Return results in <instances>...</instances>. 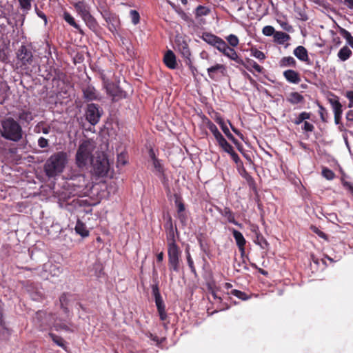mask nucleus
<instances>
[{
  "mask_svg": "<svg viewBox=\"0 0 353 353\" xmlns=\"http://www.w3.org/2000/svg\"><path fill=\"white\" fill-rule=\"evenodd\" d=\"M44 122L41 121L38 123L34 128V132L40 133L43 132V134H48L50 132L51 128L50 125L43 126Z\"/></svg>",
  "mask_w": 353,
  "mask_h": 353,
  "instance_id": "obj_43",
  "label": "nucleus"
},
{
  "mask_svg": "<svg viewBox=\"0 0 353 353\" xmlns=\"http://www.w3.org/2000/svg\"><path fill=\"white\" fill-rule=\"evenodd\" d=\"M185 253H186L187 263L190 269V271L193 274L196 275V268H195V266L194 264L193 259H192L191 254L188 249L185 250Z\"/></svg>",
  "mask_w": 353,
  "mask_h": 353,
  "instance_id": "obj_49",
  "label": "nucleus"
},
{
  "mask_svg": "<svg viewBox=\"0 0 353 353\" xmlns=\"http://www.w3.org/2000/svg\"><path fill=\"white\" fill-rule=\"evenodd\" d=\"M293 53L300 61L306 62L307 64L310 63L307 50L305 47L299 46L294 50Z\"/></svg>",
  "mask_w": 353,
  "mask_h": 353,
  "instance_id": "obj_23",
  "label": "nucleus"
},
{
  "mask_svg": "<svg viewBox=\"0 0 353 353\" xmlns=\"http://www.w3.org/2000/svg\"><path fill=\"white\" fill-rule=\"evenodd\" d=\"M290 39V36L283 32L276 31L274 35V41L279 44H283Z\"/></svg>",
  "mask_w": 353,
  "mask_h": 353,
  "instance_id": "obj_34",
  "label": "nucleus"
},
{
  "mask_svg": "<svg viewBox=\"0 0 353 353\" xmlns=\"http://www.w3.org/2000/svg\"><path fill=\"white\" fill-rule=\"evenodd\" d=\"M205 123L206 125V127L210 130V131L214 135L216 141H218L219 139H221L223 135L218 130L216 125L212 122L209 119L205 118Z\"/></svg>",
  "mask_w": 353,
  "mask_h": 353,
  "instance_id": "obj_28",
  "label": "nucleus"
},
{
  "mask_svg": "<svg viewBox=\"0 0 353 353\" xmlns=\"http://www.w3.org/2000/svg\"><path fill=\"white\" fill-rule=\"evenodd\" d=\"M225 70V66L221 63H216L207 69L208 76L212 80H216L217 74L220 73L221 75H223Z\"/></svg>",
  "mask_w": 353,
  "mask_h": 353,
  "instance_id": "obj_21",
  "label": "nucleus"
},
{
  "mask_svg": "<svg viewBox=\"0 0 353 353\" xmlns=\"http://www.w3.org/2000/svg\"><path fill=\"white\" fill-rule=\"evenodd\" d=\"M1 127V135L4 139L14 142H18L22 139V128L13 118L9 117L2 121Z\"/></svg>",
  "mask_w": 353,
  "mask_h": 353,
  "instance_id": "obj_2",
  "label": "nucleus"
},
{
  "mask_svg": "<svg viewBox=\"0 0 353 353\" xmlns=\"http://www.w3.org/2000/svg\"><path fill=\"white\" fill-rule=\"evenodd\" d=\"M68 161L65 152H57L51 155L44 165V171L48 177H54L61 173Z\"/></svg>",
  "mask_w": 353,
  "mask_h": 353,
  "instance_id": "obj_1",
  "label": "nucleus"
},
{
  "mask_svg": "<svg viewBox=\"0 0 353 353\" xmlns=\"http://www.w3.org/2000/svg\"><path fill=\"white\" fill-rule=\"evenodd\" d=\"M175 43V50L185 59V64L188 65L191 70H193L194 67L192 66V60L190 59L191 52L186 41L182 37H179L176 39Z\"/></svg>",
  "mask_w": 353,
  "mask_h": 353,
  "instance_id": "obj_7",
  "label": "nucleus"
},
{
  "mask_svg": "<svg viewBox=\"0 0 353 353\" xmlns=\"http://www.w3.org/2000/svg\"><path fill=\"white\" fill-rule=\"evenodd\" d=\"M105 88L107 93L112 97L114 101L127 97V93L113 82H108Z\"/></svg>",
  "mask_w": 353,
  "mask_h": 353,
  "instance_id": "obj_12",
  "label": "nucleus"
},
{
  "mask_svg": "<svg viewBox=\"0 0 353 353\" xmlns=\"http://www.w3.org/2000/svg\"><path fill=\"white\" fill-rule=\"evenodd\" d=\"M251 55L260 61H263L265 59V54L262 51L259 50L256 48L251 49Z\"/></svg>",
  "mask_w": 353,
  "mask_h": 353,
  "instance_id": "obj_53",
  "label": "nucleus"
},
{
  "mask_svg": "<svg viewBox=\"0 0 353 353\" xmlns=\"http://www.w3.org/2000/svg\"><path fill=\"white\" fill-rule=\"evenodd\" d=\"M88 28L94 32H97L99 30V24L94 17L90 14L83 19Z\"/></svg>",
  "mask_w": 353,
  "mask_h": 353,
  "instance_id": "obj_27",
  "label": "nucleus"
},
{
  "mask_svg": "<svg viewBox=\"0 0 353 353\" xmlns=\"http://www.w3.org/2000/svg\"><path fill=\"white\" fill-rule=\"evenodd\" d=\"M220 52H221L224 56L228 57V54H230V52L232 49V47L229 46L226 42L223 39L221 43L217 46L216 48Z\"/></svg>",
  "mask_w": 353,
  "mask_h": 353,
  "instance_id": "obj_42",
  "label": "nucleus"
},
{
  "mask_svg": "<svg viewBox=\"0 0 353 353\" xmlns=\"http://www.w3.org/2000/svg\"><path fill=\"white\" fill-rule=\"evenodd\" d=\"M230 230L232 231L233 237L235 239L236 245L239 248L241 255L243 256L245 253V246L246 244V240L241 232H239L234 228L230 229Z\"/></svg>",
  "mask_w": 353,
  "mask_h": 353,
  "instance_id": "obj_14",
  "label": "nucleus"
},
{
  "mask_svg": "<svg viewBox=\"0 0 353 353\" xmlns=\"http://www.w3.org/2000/svg\"><path fill=\"white\" fill-rule=\"evenodd\" d=\"M88 181L83 174L72 175L70 179L69 185L74 188V190L81 192L87 188Z\"/></svg>",
  "mask_w": 353,
  "mask_h": 353,
  "instance_id": "obj_13",
  "label": "nucleus"
},
{
  "mask_svg": "<svg viewBox=\"0 0 353 353\" xmlns=\"http://www.w3.org/2000/svg\"><path fill=\"white\" fill-rule=\"evenodd\" d=\"M18 63L26 72H32V67H37L35 59L32 54V48L30 45H21L17 52Z\"/></svg>",
  "mask_w": 353,
  "mask_h": 353,
  "instance_id": "obj_4",
  "label": "nucleus"
},
{
  "mask_svg": "<svg viewBox=\"0 0 353 353\" xmlns=\"http://www.w3.org/2000/svg\"><path fill=\"white\" fill-rule=\"evenodd\" d=\"M73 6L82 19L91 14L90 7L85 1H79Z\"/></svg>",
  "mask_w": 353,
  "mask_h": 353,
  "instance_id": "obj_15",
  "label": "nucleus"
},
{
  "mask_svg": "<svg viewBox=\"0 0 353 353\" xmlns=\"http://www.w3.org/2000/svg\"><path fill=\"white\" fill-rule=\"evenodd\" d=\"M93 150L94 146L90 140H84L79 145L75 155V163L79 168L86 167L92 159Z\"/></svg>",
  "mask_w": 353,
  "mask_h": 353,
  "instance_id": "obj_5",
  "label": "nucleus"
},
{
  "mask_svg": "<svg viewBox=\"0 0 353 353\" xmlns=\"http://www.w3.org/2000/svg\"><path fill=\"white\" fill-rule=\"evenodd\" d=\"M130 16L131 17L132 23L134 25H137L140 21V15L139 13L134 10H131L130 12Z\"/></svg>",
  "mask_w": 353,
  "mask_h": 353,
  "instance_id": "obj_56",
  "label": "nucleus"
},
{
  "mask_svg": "<svg viewBox=\"0 0 353 353\" xmlns=\"http://www.w3.org/2000/svg\"><path fill=\"white\" fill-rule=\"evenodd\" d=\"M231 156V158L236 164L237 167H243V161L241 160L239 155L233 150L231 153L229 154Z\"/></svg>",
  "mask_w": 353,
  "mask_h": 353,
  "instance_id": "obj_57",
  "label": "nucleus"
},
{
  "mask_svg": "<svg viewBox=\"0 0 353 353\" xmlns=\"http://www.w3.org/2000/svg\"><path fill=\"white\" fill-rule=\"evenodd\" d=\"M20 8L26 13L32 8V2L33 0H18Z\"/></svg>",
  "mask_w": 353,
  "mask_h": 353,
  "instance_id": "obj_44",
  "label": "nucleus"
},
{
  "mask_svg": "<svg viewBox=\"0 0 353 353\" xmlns=\"http://www.w3.org/2000/svg\"><path fill=\"white\" fill-rule=\"evenodd\" d=\"M54 327L57 331L63 330L70 332H74V330L71 329L70 326L64 322H58L55 321Z\"/></svg>",
  "mask_w": 353,
  "mask_h": 353,
  "instance_id": "obj_46",
  "label": "nucleus"
},
{
  "mask_svg": "<svg viewBox=\"0 0 353 353\" xmlns=\"http://www.w3.org/2000/svg\"><path fill=\"white\" fill-rule=\"evenodd\" d=\"M94 173L98 176H105L110 168L108 160L105 157H98L92 162Z\"/></svg>",
  "mask_w": 353,
  "mask_h": 353,
  "instance_id": "obj_10",
  "label": "nucleus"
},
{
  "mask_svg": "<svg viewBox=\"0 0 353 353\" xmlns=\"http://www.w3.org/2000/svg\"><path fill=\"white\" fill-rule=\"evenodd\" d=\"M62 18L68 23L70 26L76 29L79 34L84 35V32L81 28L80 26L76 22L74 18L68 12L64 11L62 15Z\"/></svg>",
  "mask_w": 353,
  "mask_h": 353,
  "instance_id": "obj_24",
  "label": "nucleus"
},
{
  "mask_svg": "<svg viewBox=\"0 0 353 353\" xmlns=\"http://www.w3.org/2000/svg\"><path fill=\"white\" fill-rule=\"evenodd\" d=\"M10 87L6 82L0 81V104H3L8 98Z\"/></svg>",
  "mask_w": 353,
  "mask_h": 353,
  "instance_id": "obj_31",
  "label": "nucleus"
},
{
  "mask_svg": "<svg viewBox=\"0 0 353 353\" xmlns=\"http://www.w3.org/2000/svg\"><path fill=\"white\" fill-rule=\"evenodd\" d=\"M34 270L39 277L44 280L59 277L63 272L61 265L51 261L45 263L41 268H35Z\"/></svg>",
  "mask_w": 353,
  "mask_h": 353,
  "instance_id": "obj_6",
  "label": "nucleus"
},
{
  "mask_svg": "<svg viewBox=\"0 0 353 353\" xmlns=\"http://www.w3.org/2000/svg\"><path fill=\"white\" fill-rule=\"evenodd\" d=\"M311 230H312L313 232H314L316 234H317L319 237H321L326 241L328 240L327 235L325 233H324L323 231L319 230L317 227L312 226Z\"/></svg>",
  "mask_w": 353,
  "mask_h": 353,
  "instance_id": "obj_59",
  "label": "nucleus"
},
{
  "mask_svg": "<svg viewBox=\"0 0 353 353\" xmlns=\"http://www.w3.org/2000/svg\"><path fill=\"white\" fill-rule=\"evenodd\" d=\"M152 294L155 299V303L159 315V318L161 321H165L167 319L168 315L165 311V305L164 301L159 292L158 284L152 285Z\"/></svg>",
  "mask_w": 353,
  "mask_h": 353,
  "instance_id": "obj_8",
  "label": "nucleus"
},
{
  "mask_svg": "<svg viewBox=\"0 0 353 353\" xmlns=\"http://www.w3.org/2000/svg\"><path fill=\"white\" fill-rule=\"evenodd\" d=\"M75 231L77 234H80L82 237H85L89 235V231L87 229L85 224L78 219L75 226Z\"/></svg>",
  "mask_w": 353,
  "mask_h": 353,
  "instance_id": "obj_32",
  "label": "nucleus"
},
{
  "mask_svg": "<svg viewBox=\"0 0 353 353\" xmlns=\"http://www.w3.org/2000/svg\"><path fill=\"white\" fill-rule=\"evenodd\" d=\"M59 302H60V307L63 310V312L64 314H66L67 316H69L70 314V310L68 307V294L67 293H63L60 297H59Z\"/></svg>",
  "mask_w": 353,
  "mask_h": 353,
  "instance_id": "obj_33",
  "label": "nucleus"
},
{
  "mask_svg": "<svg viewBox=\"0 0 353 353\" xmlns=\"http://www.w3.org/2000/svg\"><path fill=\"white\" fill-rule=\"evenodd\" d=\"M174 202L177 208V213L185 212V204L183 203L181 198L176 197Z\"/></svg>",
  "mask_w": 353,
  "mask_h": 353,
  "instance_id": "obj_54",
  "label": "nucleus"
},
{
  "mask_svg": "<svg viewBox=\"0 0 353 353\" xmlns=\"http://www.w3.org/2000/svg\"><path fill=\"white\" fill-rule=\"evenodd\" d=\"M279 65L281 68L296 67V61L292 57H284L279 61Z\"/></svg>",
  "mask_w": 353,
  "mask_h": 353,
  "instance_id": "obj_30",
  "label": "nucleus"
},
{
  "mask_svg": "<svg viewBox=\"0 0 353 353\" xmlns=\"http://www.w3.org/2000/svg\"><path fill=\"white\" fill-rule=\"evenodd\" d=\"M318 106L319 108V114L320 115L321 120L324 123L327 122L329 115L327 110L320 103H318Z\"/></svg>",
  "mask_w": 353,
  "mask_h": 353,
  "instance_id": "obj_50",
  "label": "nucleus"
},
{
  "mask_svg": "<svg viewBox=\"0 0 353 353\" xmlns=\"http://www.w3.org/2000/svg\"><path fill=\"white\" fill-rule=\"evenodd\" d=\"M177 218L180 221L181 223L185 226L187 224L188 214L185 212L177 213Z\"/></svg>",
  "mask_w": 353,
  "mask_h": 353,
  "instance_id": "obj_61",
  "label": "nucleus"
},
{
  "mask_svg": "<svg viewBox=\"0 0 353 353\" xmlns=\"http://www.w3.org/2000/svg\"><path fill=\"white\" fill-rule=\"evenodd\" d=\"M302 130L304 131V132H312L314 131V126L313 124L309 123L308 121H307L306 120L304 121L303 123V125L302 127Z\"/></svg>",
  "mask_w": 353,
  "mask_h": 353,
  "instance_id": "obj_60",
  "label": "nucleus"
},
{
  "mask_svg": "<svg viewBox=\"0 0 353 353\" xmlns=\"http://www.w3.org/2000/svg\"><path fill=\"white\" fill-rule=\"evenodd\" d=\"M283 74L286 81L290 83L299 84L301 81L300 74L294 70H286Z\"/></svg>",
  "mask_w": 353,
  "mask_h": 353,
  "instance_id": "obj_22",
  "label": "nucleus"
},
{
  "mask_svg": "<svg viewBox=\"0 0 353 353\" xmlns=\"http://www.w3.org/2000/svg\"><path fill=\"white\" fill-rule=\"evenodd\" d=\"M219 146L225 152L228 154L231 153L234 149L233 147L227 141L223 136L216 141Z\"/></svg>",
  "mask_w": 353,
  "mask_h": 353,
  "instance_id": "obj_36",
  "label": "nucleus"
},
{
  "mask_svg": "<svg viewBox=\"0 0 353 353\" xmlns=\"http://www.w3.org/2000/svg\"><path fill=\"white\" fill-rule=\"evenodd\" d=\"M322 175L327 180H332L335 176L334 172L327 168H324L322 170Z\"/></svg>",
  "mask_w": 353,
  "mask_h": 353,
  "instance_id": "obj_55",
  "label": "nucleus"
},
{
  "mask_svg": "<svg viewBox=\"0 0 353 353\" xmlns=\"http://www.w3.org/2000/svg\"><path fill=\"white\" fill-rule=\"evenodd\" d=\"M352 54V50L347 46H343L338 52V57L342 61L347 60Z\"/></svg>",
  "mask_w": 353,
  "mask_h": 353,
  "instance_id": "obj_35",
  "label": "nucleus"
},
{
  "mask_svg": "<svg viewBox=\"0 0 353 353\" xmlns=\"http://www.w3.org/2000/svg\"><path fill=\"white\" fill-rule=\"evenodd\" d=\"M254 242L256 245H259L261 247V249L268 250V248H269L268 242L264 238V236H263V234L261 233V234H257V236H255Z\"/></svg>",
  "mask_w": 353,
  "mask_h": 353,
  "instance_id": "obj_38",
  "label": "nucleus"
},
{
  "mask_svg": "<svg viewBox=\"0 0 353 353\" xmlns=\"http://www.w3.org/2000/svg\"><path fill=\"white\" fill-rule=\"evenodd\" d=\"M227 57L235 61L238 64H243V60L239 56V54L233 48L230 52V54H228Z\"/></svg>",
  "mask_w": 353,
  "mask_h": 353,
  "instance_id": "obj_45",
  "label": "nucleus"
},
{
  "mask_svg": "<svg viewBox=\"0 0 353 353\" xmlns=\"http://www.w3.org/2000/svg\"><path fill=\"white\" fill-rule=\"evenodd\" d=\"M210 9L204 6L199 5L195 9V17L199 18L203 16H207L210 13Z\"/></svg>",
  "mask_w": 353,
  "mask_h": 353,
  "instance_id": "obj_40",
  "label": "nucleus"
},
{
  "mask_svg": "<svg viewBox=\"0 0 353 353\" xmlns=\"http://www.w3.org/2000/svg\"><path fill=\"white\" fill-rule=\"evenodd\" d=\"M208 290L209 292L212 294L214 299L219 301L221 303V305L218 307V310H223L225 309H228L229 306L226 303H222V299L220 296H218L215 290L212 288L210 285H208Z\"/></svg>",
  "mask_w": 353,
  "mask_h": 353,
  "instance_id": "obj_37",
  "label": "nucleus"
},
{
  "mask_svg": "<svg viewBox=\"0 0 353 353\" xmlns=\"http://www.w3.org/2000/svg\"><path fill=\"white\" fill-rule=\"evenodd\" d=\"M329 101L332 106L334 114V122L336 125L341 123V116L343 114L342 105L339 100L330 99Z\"/></svg>",
  "mask_w": 353,
  "mask_h": 353,
  "instance_id": "obj_17",
  "label": "nucleus"
},
{
  "mask_svg": "<svg viewBox=\"0 0 353 353\" xmlns=\"http://www.w3.org/2000/svg\"><path fill=\"white\" fill-rule=\"evenodd\" d=\"M217 210L219 214L225 217L229 223L241 228L242 225L235 220V214L229 207H224L223 208H218Z\"/></svg>",
  "mask_w": 353,
  "mask_h": 353,
  "instance_id": "obj_16",
  "label": "nucleus"
},
{
  "mask_svg": "<svg viewBox=\"0 0 353 353\" xmlns=\"http://www.w3.org/2000/svg\"><path fill=\"white\" fill-rule=\"evenodd\" d=\"M164 229L166 234L167 243L176 241V238L179 236V232L176 225L173 224L172 218L169 214H168L166 216Z\"/></svg>",
  "mask_w": 353,
  "mask_h": 353,
  "instance_id": "obj_9",
  "label": "nucleus"
},
{
  "mask_svg": "<svg viewBox=\"0 0 353 353\" xmlns=\"http://www.w3.org/2000/svg\"><path fill=\"white\" fill-rule=\"evenodd\" d=\"M226 40L228 41L230 46L232 48L236 47L239 45V40L238 37L234 34H230L226 37Z\"/></svg>",
  "mask_w": 353,
  "mask_h": 353,
  "instance_id": "obj_51",
  "label": "nucleus"
},
{
  "mask_svg": "<svg viewBox=\"0 0 353 353\" xmlns=\"http://www.w3.org/2000/svg\"><path fill=\"white\" fill-rule=\"evenodd\" d=\"M168 246V268L170 272V279L173 280V272L179 273L181 266V254L182 251L180 247L175 242L167 243Z\"/></svg>",
  "mask_w": 353,
  "mask_h": 353,
  "instance_id": "obj_3",
  "label": "nucleus"
},
{
  "mask_svg": "<svg viewBox=\"0 0 353 353\" xmlns=\"http://www.w3.org/2000/svg\"><path fill=\"white\" fill-rule=\"evenodd\" d=\"M18 118L22 121L29 123L33 120V116L31 112L28 110H22L19 113Z\"/></svg>",
  "mask_w": 353,
  "mask_h": 353,
  "instance_id": "obj_41",
  "label": "nucleus"
},
{
  "mask_svg": "<svg viewBox=\"0 0 353 353\" xmlns=\"http://www.w3.org/2000/svg\"><path fill=\"white\" fill-rule=\"evenodd\" d=\"M49 336L58 346L65 348V341L61 336H57L54 333H49Z\"/></svg>",
  "mask_w": 353,
  "mask_h": 353,
  "instance_id": "obj_48",
  "label": "nucleus"
},
{
  "mask_svg": "<svg viewBox=\"0 0 353 353\" xmlns=\"http://www.w3.org/2000/svg\"><path fill=\"white\" fill-rule=\"evenodd\" d=\"M201 38L207 43L216 48H217V46H219V45L223 41V39L221 37L206 32L202 34Z\"/></svg>",
  "mask_w": 353,
  "mask_h": 353,
  "instance_id": "obj_20",
  "label": "nucleus"
},
{
  "mask_svg": "<svg viewBox=\"0 0 353 353\" xmlns=\"http://www.w3.org/2000/svg\"><path fill=\"white\" fill-rule=\"evenodd\" d=\"M221 128L223 131V132L225 134V135L228 137L229 140H230L234 145H236L239 150H241L242 145L239 142V141L235 139V137L232 135V134L230 132L228 127L226 124L221 126Z\"/></svg>",
  "mask_w": 353,
  "mask_h": 353,
  "instance_id": "obj_29",
  "label": "nucleus"
},
{
  "mask_svg": "<svg viewBox=\"0 0 353 353\" xmlns=\"http://www.w3.org/2000/svg\"><path fill=\"white\" fill-rule=\"evenodd\" d=\"M345 97L349 100L348 108H351L353 107V91H347Z\"/></svg>",
  "mask_w": 353,
  "mask_h": 353,
  "instance_id": "obj_64",
  "label": "nucleus"
},
{
  "mask_svg": "<svg viewBox=\"0 0 353 353\" xmlns=\"http://www.w3.org/2000/svg\"><path fill=\"white\" fill-rule=\"evenodd\" d=\"M163 61L164 64L170 69L174 70L177 68L176 55L171 50L165 52Z\"/></svg>",
  "mask_w": 353,
  "mask_h": 353,
  "instance_id": "obj_18",
  "label": "nucleus"
},
{
  "mask_svg": "<svg viewBox=\"0 0 353 353\" xmlns=\"http://www.w3.org/2000/svg\"><path fill=\"white\" fill-rule=\"evenodd\" d=\"M250 187L253 191H256V184L255 180L250 174H245V177L244 178Z\"/></svg>",
  "mask_w": 353,
  "mask_h": 353,
  "instance_id": "obj_52",
  "label": "nucleus"
},
{
  "mask_svg": "<svg viewBox=\"0 0 353 353\" xmlns=\"http://www.w3.org/2000/svg\"><path fill=\"white\" fill-rule=\"evenodd\" d=\"M49 145L48 140L44 137H40L38 139V145L41 148H47Z\"/></svg>",
  "mask_w": 353,
  "mask_h": 353,
  "instance_id": "obj_63",
  "label": "nucleus"
},
{
  "mask_svg": "<svg viewBox=\"0 0 353 353\" xmlns=\"http://www.w3.org/2000/svg\"><path fill=\"white\" fill-rule=\"evenodd\" d=\"M241 65L250 72H252V68H254L259 73L263 72V68L262 66L259 65L255 61L250 59H246L245 61L243 60V64Z\"/></svg>",
  "mask_w": 353,
  "mask_h": 353,
  "instance_id": "obj_26",
  "label": "nucleus"
},
{
  "mask_svg": "<svg viewBox=\"0 0 353 353\" xmlns=\"http://www.w3.org/2000/svg\"><path fill=\"white\" fill-rule=\"evenodd\" d=\"M276 32L274 28L271 26H266L262 30L263 34L265 36H274Z\"/></svg>",
  "mask_w": 353,
  "mask_h": 353,
  "instance_id": "obj_58",
  "label": "nucleus"
},
{
  "mask_svg": "<svg viewBox=\"0 0 353 353\" xmlns=\"http://www.w3.org/2000/svg\"><path fill=\"white\" fill-rule=\"evenodd\" d=\"M230 294L237 297L242 301H246L250 298V296L248 295L245 292L239 290H232L230 292Z\"/></svg>",
  "mask_w": 353,
  "mask_h": 353,
  "instance_id": "obj_47",
  "label": "nucleus"
},
{
  "mask_svg": "<svg viewBox=\"0 0 353 353\" xmlns=\"http://www.w3.org/2000/svg\"><path fill=\"white\" fill-rule=\"evenodd\" d=\"M286 101L292 105L302 104L305 102V98L298 92H292L286 97Z\"/></svg>",
  "mask_w": 353,
  "mask_h": 353,
  "instance_id": "obj_25",
  "label": "nucleus"
},
{
  "mask_svg": "<svg viewBox=\"0 0 353 353\" xmlns=\"http://www.w3.org/2000/svg\"><path fill=\"white\" fill-rule=\"evenodd\" d=\"M83 98L88 101H94V100H99V93L96 90L94 86L92 85H87L86 87L83 88L82 89Z\"/></svg>",
  "mask_w": 353,
  "mask_h": 353,
  "instance_id": "obj_19",
  "label": "nucleus"
},
{
  "mask_svg": "<svg viewBox=\"0 0 353 353\" xmlns=\"http://www.w3.org/2000/svg\"><path fill=\"white\" fill-rule=\"evenodd\" d=\"M153 165L159 172L162 173L163 172V165H161L159 159L156 158V157H154Z\"/></svg>",
  "mask_w": 353,
  "mask_h": 353,
  "instance_id": "obj_62",
  "label": "nucleus"
},
{
  "mask_svg": "<svg viewBox=\"0 0 353 353\" xmlns=\"http://www.w3.org/2000/svg\"><path fill=\"white\" fill-rule=\"evenodd\" d=\"M311 114V112H302L292 121V122L295 125H300L305 120L310 119Z\"/></svg>",
  "mask_w": 353,
  "mask_h": 353,
  "instance_id": "obj_39",
  "label": "nucleus"
},
{
  "mask_svg": "<svg viewBox=\"0 0 353 353\" xmlns=\"http://www.w3.org/2000/svg\"><path fill=\"white\" fill-rule=\"evenodd\" d=\"M101 117V112L99 110V105L92 103L87 105L85 118L91 125H95L98 123Z\"/></svg>",
  "mask_w": 353,
  "mask_h": 353,
  "instance_id": "obj_11",
  "label": "nucleus"
}]
</instances>
